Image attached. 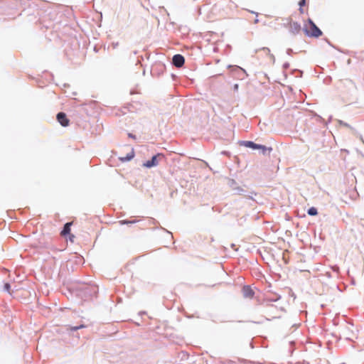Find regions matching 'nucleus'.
Returning a JSON list of instances; mask_svg holds the SVG:
<instances>
[{"label":"nucleus","instance_id":"obj_1","mask_svg":"<svg viewBox=\"0 0 364 364\" xmlns=\"http://www.w3.org/2000/svg\"><path fill=\"white\" fill-rule=\"evenodd\" d=\"M304 32L309 37L318 38L322 36V31L316 26L311 18H309L304 23Z\"/></svg>","mask_w":364,"mask_h":364},{"label":"nucleus","instance_id":"obj_2","mask_svg":"<svg viewBox=\"0 0 364 364\" xmlns=\"http://www.w3.org/2000/svg\"><path fill=\"white\" fill-rule=\"evenodd\" d=\"M164 158V154H157L156 155L154 156L151 160H149L143 164V166L146 168H151L154 166H156L159 164V161L160 159Z\"/></svg>","mask_w":364,"mask_h":364},{"label":"nucleus","instance_id":"obj_3","mask_svg":"<svg viewBox=\"0 0 364 364\" xmlns=\"http://www.w3.org/2000/svg\"><path fill=\"white\" fill-rule=\"evenodd\" d=\"M256 53L258 55V57L264 54L267 56V58L269 62L274 61V57L271 54L270 50L268 48L258 49L256 50Z\"/></svg>","mask_w":364,"mask_h":364},{"label":"nucleus","instance_id":"obj_4","mask_svg":"<svg viewBox=\"0 0 364 364\" xmlns=\"http://www.w3.org/2000/svg\"><path fill=\"white\" fill-rule=\"evenodd\" d=\"M57 120L63 127H68L70 124V120L64 112H59L57 114Z\"/></svg>","mask_w":364,"mask_h":364},{"label":"nucleus","instance_id":"obj_5","mask_svg":"<svg viewBox=\"0 0 364 364\" xmlns=\"http://www.w3.org/2000/svg\"><path fill=\"white\" fill-rule=\"evenodd\" d=\"M244 145L246 147H248V148H250L252 149H262L263 153H264L267 151L266 146H264L263 145L255 144L253 141H246L244 142Z\"/></svg>","mask_w":364,"mask_h":364},{"label":"nucleus","instance_id":"obj_6","mask_svg":"<svg viewBox=\"0 0 364 364\" xmlns=\"http://www.w3.org/2000/svg\"><path fill=\"white\" fill-rule=\"evenodd\" d=\"M184 62L183 56L180 54L175 55L173 57V64L177 68H181L184 64Z\"/></svg>","mask_w":364,"mask_h":364},{"label":"nucleus","instance_id":"obj_7","mask_svg":"<svg viewBox=\"0 0 364 364\" xmlns=\"http://www.w3.org/2000/svg\"><path fill=\"white\" fill-rule=\"evenodd\" d=\"M242 293L246 298H252L254 296V291L249 286H245L242 288Z\"/></svg>","mask_w":364,"mask_h":364},{"label":"nucleus","instance_id":"obj_8","mask_svg":"<svg viewBox=\"0 0 364 364\" xmlns=\"http://www.w3.org/2000/svg\"><path fill=\"white\" fill-rule=\"evenodd\" d=\"M290 30L294 33H298L301 30V26L297 22H291Z\"/></svg>","mask_w":364,"mask_h":364},{"label":"nucleus","instance_id":"obj_9","mask_svg":"<svg viewBox=\"0 0 364 364\" xmlns=\"http://www.w3.org/2000/svg\"><path fill=\"white\" fill-rule=\"evenodd\" d=\"M134 156V149H132L130 152L129 154H127V155L126 156H121V157H119V159L122 161H129L132 159H133Z\"/></svg>","mask_w":364,"mask_h":364},{"label":"nucleus","instance_id":"obj_10","mask_svg":"<svg viewBox=\"0 0 364 364\" xmlns=\"http://www.w3.org/2000/svg\"><path fill=\"white\" fill-rule=\"evenodd\" d=\"M72 225L71 223H67L63 228V230L61 232L62 235H66L70 233V225Z\"/></svg>","mask_w":364,"mask_h":364},{"label":"nucleus","instance_id":"obj_11","mask_svg":"<svg viewBox=\"0 0 364 364\" xmlns=\"http://www.w3.org/2000/svg\"><path fill=\"white\" fill-rule=\"evenodd\" d=\"M308 214L312 216L316 215L318 214L317 209L314 207H311L308 210Z\"/></svg>","mask_w":364,"mask_h":364},{"label":"nucleus","instance_id":"obj_12","mask_svg":"<svg viewBox=\"0 0 364 364\" xmlns=\"http://www.w3.org/2000/svg\"><path fill=\"white\" fill-rule=\"evenodd\" d=\"M306 4V0H300L299 2V5L300 6L299 8V11L300 13L303 14L304 13V9H303V6Z\"/></svg>","mask_w":364,"mask_h":364},{"label":"nucleus","instance_id":"obj_13","mask_svg":"<svg viewBox=\"0 0 364 364\" xmlns=\"http://www.w3.org/2000/svg\"><path fill=\"white\" fill-rule=\"evenodd\" d=\"M83 327H84V326H83V325H81V326H80L73 327V328H71V330H73V331H76V330H78V329H80V328H83Z\"/></svg>","mask_w":364,"mask_h":364},{"label":"nucleus","instance_id":"obj_14","mask_svg":"<svg viewBox=\"0 0 364 364\" xmlns=\"http://www.w3.org/2000/svg\"><path fill=\"white\" fill-rule=\"evenodd\" d=\"M118 46H119V43H112L111 45V46L112 47L113 49L117 48Z\"/></svg>","mask_w":364,"mask_h":364},{"label":"nucleus","instance_id":"obj_15","mask_svg":"<svg viewBox=\"0 0 364 364\" xmlns=\"http://www.w3.org/2000/svg\"><path fill=\"white\" fill-rule=\"evenodd\" d=\"M4 288H5V289H6L7 291H9V289H10V284H8V283L5 284V285H4Z\"/></svg>","mask_w":364,"mask_h":364},{"label":"nucleus","instance_id":"obj_16","mask_svg":"<svg viewBox=\"0 0 364 364\" xmlns=\"http://www.w3.org/2000/svg\"><path fill=\"white\" fill-rule=\"evenodd\" d=\"M122 224H129V223H132L133 222H131V221H127V220H122L120 222Z\"/></svg>","mask_w":364,"mask_h":364}]
</instances>
